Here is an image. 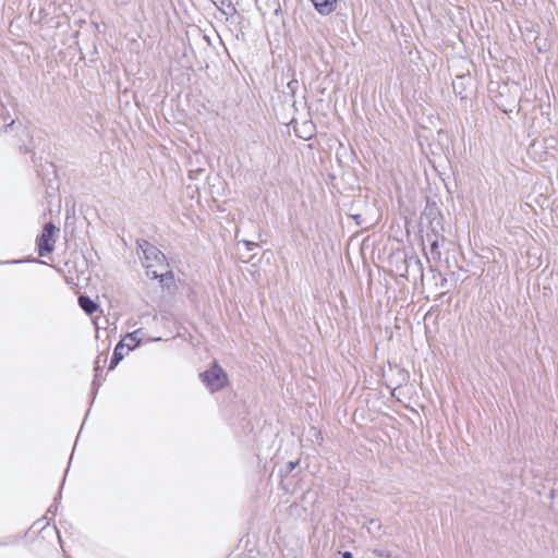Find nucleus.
Instances as JSON below:
<instances>
[{
  "instance_id": "obj_10",
  "label": "nucleus",
  "mask_w": 558,
  "mask_h": 558,
  "mask_svg": "<svg viewBox=\"0 0 558 558\" xmlns=\"http://www.w3.org/2000/svg\"><path fill=\"white\" fill-rule=\"evenodd\" d=\"M430 251H432V254L436 255V256H440V253L438 252V244L436 241H434L432 243V247H430Z\"/></svg>"
},
{
  "instance_id": "obj_16",
  "label": "nucleus",
  "mask_w": 558,
  "mask_h": 558,
  "mask_svg": "<svg viewBox=\"0 0 558 558\" xmlns=\"http://www.w3.org/2000/svg\"><path fill=\"white\" fill-rule=\"evenodd\" d=\"M304 126L306 128V130H303V133H304V134H307V132H308L310 130H312V126H311V125H308V126L304 125Z\"/></svg>"
},
{
  "instance_id": "obj_11",
  "label": "nucleus",
  "mask_w": 558,
  "mask_h": 558,
  "mask_svg": "<svg viewBox=\"0 0 558 558\" xmlns=\"http://www.w3.org/2000/svg\"><path fill=\"white\" fill-rule=\"evenodd\" d=\"M373 554H374L375 556L379 557V558H386V555H387L388 553L383 551V550H380V549H374V550H373Z\"/></svg>"
},
{
  "instance_id": "obj_12",
  "label": "nucleus",
  "mask_w": 558,
  "mask_h": 558,
  "mask_svg": "<svg viewBox=\"0 0 558 558\" xmlns=\"http://www.w3.org/2000/svg\"><path fill=\"white\" fill-rule=\"evenodd\" d=\"M5 112H7V110H5L4 106L0 102V118H1L3 121H5V120H7V118H5V116H4V113H5Z\"/></svg>"
},
{
  "instance_id": "obj_9",
  "label": "nucleus",
  "mask_w": 558,
  "mask_h": 558,
  "mask_svg": "<svg viewBox=\"0 0 558 558\" xmlns=\"http://www.w3.org/2000/svg\"><path fill=\"white\" fill-rule=\"evenodd\" d=\"M161 271H162V276H159L158 278L160 279V282L163 286L169 287L173 282V275L171 271H168L167 268Z\"/></svg>"
},
{
  "instance_id": "obj_4",
  "label": "nucleus",
  "mask_w": 558,
  "mask_h": 558,
  "mask_svg": "<svg viewBox=\"0 0 558 558\" xmlns=\"http://www.w3.org/2000/svg\"><path fill=\"white\" fill-rule=\"evenodd\" d=\"M320 15H329L337 9V0H311Z\"/></svg>"
},
{
  "instance_id": "obj_15",
  "label": "nucleus",
  "mask_w": 558,
  "mask_h": 558,
  "mask_svg": "<svg viewBox=\"0 0 558 558\" xmlns=\"http://www.w3.org/2000/svg\"><path fill=\"white\" fill-rule=\"evenodd\" d=\"M340 554L342 555L343 558H352V554L350 551H343Z\"/></svg>"
},
{
  "instance_id": "obj_5",
  "label": "nucleus",
  "mask_w": 558,
  "mask_h": 558,
  "mask_svg": "<svg viewBox=\"0 0 558 558\" xmlns=\"http://www.w3.org/2000/svg\"><path fill=\"white\" fill-rule=\"evenodd\" d=\"M141 335H142V330L137 329L133 332L128 333L120 340V342H124L126 352H130L140 345V343L142 341Z\"/></svg>"
},
{
  "instance_id": "obj_18",
  "label": "nucleus",
  "mask_w": 558,
  "mask_h": 558,
  "mask_svg": "<svg viewBox=\"0 0 558 558\" xmlns=\"http://www.w3.org/2000/svg\"><path fill=\"white\" fill-rule=\"evenodd\" d=\"M294 466H295V464L291 462L290 468L293 469Z\"/></svg>"
},
{
  "instance_id": "obj_2",
  "label": "nucleus",
  "mask_w": 558,
  "mask_h": 558,
  "mask_svg": "<svg viewBox=\"0 0 558 558\" xmlns=\"http://www.w3.org/2000/svg\"><path fill=\"white\" fill-rule=\"evenodd\" d=\"M201 378L210 392L220 390L228 383L227 374L218 364L202 373Z\"/></svg>"
},
{
  "instance_id": "obj_6",
  "label": "nucleus",
  "mask_w": 558,
  "mask_h": 558,
  "mask_svg": "<svg viewBox=\"0 0 558 558\" xmlns=\"http://www.w3.org/2000/svg\"><path fill=\"white\" fill-rule=\"evenodd\" d=\"M128 353L129 352H126L124 342L119 341L113 350V353H112V356L110 360L109 369H113L123 360L124 355Z\"/></svg>"
},
{
  "instance_id": "obj_13",
  "label": "nucleus",
  "mask_w": 558,
  "mask_h": 558,
  "mask_svg": "<svg viewBox=\"0 0 558 558\" xmlns=\"http://www.w3.org/2000/svg\"><path fill=\"white\" fill-rule=\"evenodd\" d=\"M243 243L248 250H252L254 246H256V243L244 240Z\"/></svg>"
},
{
  "instance_id": "obj_3",
  "label": "nucleus",
  "mask_w": 558,
  "mask_h": 558,
  "mask_svg": "<svg viewBox=\"0 0 558 558\" xmlns=\"http://www.w3.org/2000/svg\"><path fill=\"white\" fill-rule=\"evenodd\" d=\"M56 227L52 222H47L44 226L41 234L37 238V246L39 256H46L53 251V235Z\"/></svg>"
},
{
  "instance_id": "obj_7",
  "label": "nucleus",
  "mask_w": 558,
  "mask_h": 558,
  "mask_svg": "<svg viewBox=\"0 0 558 558\" xmlns=\"http://www.w3.org/2000/svg\"><path fill=\"white\" fill-rule=\"evenodd\" d=\"M78 305L87 314H93L98 307V305L86 295H81L78 298Z\"/></svg>"
},
{
  "instance_id": "obj_8",
  "label": "nucleus",
  "mask_w": 558,
  "mask_h": 558,
  "mask_svg": "<svg viewBox=\"0 0 558 558\" xmlns=\"http://www.w3.org/2000/svg\"><path fill=\"white\" fill-rule=\"evenodd\" d=\"M380 527V522L377 519H369L368 524L366 525L368 533L373 536H378Z\"/></svg>"
},
{
  "instance_id": "obj_14",
  "label": "nucleus",
  "mask_w": 558,
  "mask_h": 558,
  "mask_svg": "<svg viewBox=\"0 0 558 558\" xmlns=\"http://www.w3.org/2000/svg\"><path fill=\"white\" fill-rule=\"evenodd\" d=\"M299 136L302 137L303 140H308L312 136V130H310L307 134H300Z\"/></svg>"
},
{
  "instance_id": "obj_17",
  "label": "nucleus",
  "mask_w": 558,
  "mask_h": 558,
  "mask_svg": "<svg viewBox=\"0 0 558 558\" xmlns=\"http://www.w3.org/2000/svg\"><path fill=\"white\" fill-rule=\"evenodd\" d=\"M14 123V120H12L10 123L7 124V128L11 126Z\"/></svg>"
},
{
  "instance_id": "obj_1",
  "label": "nucleus",
  "mask_w": 558,
  "mask_h": 558,
  "mask_svg": "<svg viewBox=\"0 0 558 558\" xmlns=\"http://www.w3.org/2000/svg\"><path fill=\"white\" fill-rule=\"evenodd\" d=\"M138 248L143 253L142 264L146 269V275L153 279L162 276L161 270L167 268L165 254L147 241L138 242Z\"/></svg>"
}]
</instances>
